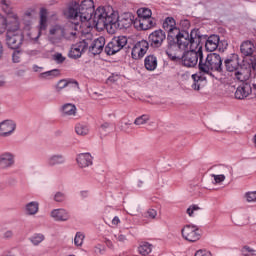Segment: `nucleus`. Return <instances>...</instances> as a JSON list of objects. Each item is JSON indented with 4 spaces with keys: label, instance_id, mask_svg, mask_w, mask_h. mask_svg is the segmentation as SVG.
<instances>
[{
    "label": "nucleus",
    "instance_id": "obj_34",
    "mask_svg": "<svg viewBox=\"0 0 256 256\" xmlns=\"http://www.w3.org/2000/svg\"><path fill=\"white\" fill-rule=\"evenodd\" d=\"M59 75H61V71L59 69H53L41 73L40 79H55V77H59Z\"/></svg>",
    "mask_w": 256,
    "mask_h": 256
},
{
    "label": "nucleus",
    "instance_id": "obj_7",
    "mask_svg": "<svg viewBox=\"0 0 256 256\" xmlns=\"http://www.w3.org/2000/svg\"><path fill=\"white\" fill-rule=\"evenodd\" d=\"M127 45V38L125 36H115L112 40L105 46L104 51L106 55H115L119 53L123 47Z\"/></svg>",
    "mask_w": 256,
    "mask_h": 256
},
{
    "label": "nucleus",
    "instance_id": "obj_38",
    "mask_svg": "<svg viewBox=\"0 0 256 256\" xmlns=\"http://www.w3.org/2000/svg\"><path fill=\"white\" fill-rule=\"evenodd\" d=\"M30 241L35 246L40 245V243H43V241H45V235H43V234H34L30 238Z\"/></svg>",
    "mask_w": 256,
    "mask_h": 256
},
{
    "label": "nucleus",
    "instance_id": "obj_13",
    "mask_svg": "<svg viewBox=\"0 0 256 256\" xmlns=\"http://www.w3.org/2000/svg\"><path fill=\"white\" fill-rule=\"evenodd\" d=\"M103 49H105V37L100 36L96 39H93L92 34V40L88 46L89 52L92 53V55H101Z\"/></svg>",
    "mask_w": 256,
    "mask_h": 256
},
{
    "label": "nucleus",
    "instance_id": "obj_47",
    "mask_svg": "<svg viewBox=\"0 0 256 256\" xmlns=\"http://www.w3.org/2000/svg\"><path fill=\"white\" fill-rule=\"evenodd\" d=\"M245 198L248 203H255L256 202V191L247 192L245 194Z\"/></svg>",
    "mask_w": 256,
    "mask_h": 256
},
{
    "label": "nucleus",
    "instance_id": "obj_23",
    "mask_svg": "<svg viewBox=\"0 0 256 256\" xmlns=\"http://www.w3.org/2000/svg\"><path fill=\"white\" fill-rule=\"evenodd\" d=\"M63 117H75L77 115V106L72 103H66L61 107Z\"/></svg>",
    "mask_w": 256,
    "mask_h": 256
},
{
    "label": "nucleus",
    "instance_id": "obj_31",
    "mask_svg": "<svg viewBox=\"0 0 256 256\" xmlns=\"http://www.w3.org/2000/svg\"><path fill=\"white\" fill-rule=\"evenodd\" d=\"M0 8L3 11V13H5L7 15V17L9 15L15 14L13 12V6L11 5V0H1L0 1Z\"/></svg>",
    "mask_w": 256,
    "mask_h": 256
},
{
    "label": "nucleus",
    "instance_id": "obj_30",
    "mask_svg": "<svg viewBox=\"0 0 256 256\" xmlns=\"http://www.w3.org/2000/svg\"><path fill=\"white\" fill-rule=\"evenodd\" d=\"M192 79L194 81L192 84V89H194V91H199V89H201V84H199V81L205 80V74L199 71L198 73L192 75Z\"/></svg>",
    "mask_w": 256,
    "mask_h": 256
},
{
    "label": "nucleus",
    "instance_id": "obj_21",
    "mask_svg": "<svg viewBox=\"0 0 256 256\" xmlns=\"http://www.w3.org/2000/svg\"><path fill=\"white\" fill-rule=\"evenodd\" d=\"M7 20V31H21L19 29V17L17 14H10L6 17Z\"/></svg>",
    "mask_w": 256,
    "mask_h": 256
},
{
    "label": "nucleus",
    "instance_id": "obj_19",
    "mask_svg": "<svg viewBox=\"0 0 256 256\" xmlns=\"http://www.w3.org/2000/svg\"><path fill=\"white\" fill-rule=\"evenodd\" d=\"M50 216L54 221H69L71 215L63 208L54 209L51 211Z\"/></svg>",
    "mask_w": 256,
    "mask_h": 256
},
{
    "label": "nucleus",
    "instance_id": "obj_39",
    "mask_svg": "<svg viewBox=\"0 0 256 256\" xmlns=\"http://www.w3.org/2000/svg\"><path fill=\"white\" fill-rule=\"evenodd\" d=\"M65 199H67V195L65 194V192H61V191L56 192L53 197V200L56 203H63Z\"/></svg>",
    "mask_w": 256,
    "mask_h": 256
},
{
    "label": "nucleus",
    "instance_id": "obj_51",
    "mask_svg": "<svg viewBox=\"0 0 256 256\" xmlns=\"http://www.w3.org/2000/svg\"><path fill=\"white\" fill-rule=\"evenodd\" d=\"M223 173H226V175H230L232 177L233 175V168L229 166H222Z\"/></svg>",
    "mask_w": 256,
    "mask_h": 256
},
{
    "label": "nucleus",
    "instance_id": "obj_42",
    "mask_svg": "<svg viewBox=\"0 0 256 256\" xmlns=\"http://www.w3.org/2000/svg\"><path fill=\"white\" fill-rule=\"evenodd\" d=\"M22 57H23V51L22 50H15L12 54L13 63H21Z\"/></svg>",
    "mask_w": 256,
    "mask_h": 256
},
{
    "label": "nucleus",
    "instance_id": "obj_43",
    "mask_svg": "<svg viewBox=\"0 0 256 256\" xmlns=\"http://www.w3.org/2000/svg\"><path fill=\"white\" fill-rule=\"evenodd\" d=\"M197 211H201V208L197 204H193L187 208L186 213L189 217H194Z\"/></svg>",
    "mask_w": 256,
    "mask_h": 256
},
{
    "label": "nucleus",
    "instance_id": "obj_52",
    "mask_svg": "<svg viewBox=\"0 0 256 256\" xmlns=\"http://www.w3.org/2000/svg\"><path fill=\"white\" fill-rule=\"evenodd\" d=\"M194 256H211V252L206 250H198Z\"/></svg>",
    "mask_w": 256,
    "mask_h": 256
},
{
    "label": "nucleus",
    "instance_id": "obj_9",
    "mask_svg": "<svg viewBox=\"0 0 256 256\" xmlns=\"http://www.w3.org/2000/svg\"><path fill=\"white\" fill-rule=\"evenodd\" d=\"M165 39H167L165 31L158 29L148 36V43L153 49H159V47H162L163 43H165Z\"/></svg>",
    "mask_w": 256,
    "mask_h": 256
},
{
    "label": "nucleus",
    "instance_id": "obj_36",
    "mask_svg": "<svg viewBox=\"0 0 256 256\" xmlns=\"http://www.w3.org/2000/svg\"><path fill=\"white\" fill-rule=\"evenodd\" d=\"M77 135H89V125L87 124H77L75 127Z\"/></svg>",
    "mask_w": 256,
    "mask_h": 256
},
{
    "label": "nucleus",
    "instance_id": "obj_45",
    "mask_svg": "<svg viewBox=\"0 0 256 256\" xmlns=\"http://www.w3.org/2000/svg\"><path fill=\"white\" fill-rule=\"evenodd\" d=\"M7 31V17L0 14V34Z\"/></svg>",
    "mask_w": 256,
    "mask_h": 256
},
{
    "label": "nucleus",
    "instance_id": "obj_55",
    "mask_svg": "<svg viewBox=\"0 0 256 256\" xmlns=\"http://www.w3.org/2000/svg\"><path fill=\"white\" fill-rule=\"evenodd\" d=\"M57 31H59V25H56L50 29V35H57Z\"/></svg>",
    "mask_w": 256,
    "mask_h": 256
},
{
    "label": "nucleus",
    "instance_id": "obj_15",
    "mask_svg": "<svg viewBox=\"0 0 256 256\" xmlns=\"http://www.w3.org/2000/svg\"><path fill=\"white\" fill-rule=\"evenodd\" d=\"M15 165V154L3 152L0 154V169H11Z\"/></svg>",
    "mask_w": 256,
    "mask_h": 256
},
{
    "label": "nucleus",
    "instance_id": "obj_57",
    "mask_svg": "<svg viewBox=\"0 0 256 256\" xmlns=\"http://www.w3.org/2000/svg\"><path fill=\"white\" fill-rule=\"evenodd\" d=\"M41 69H43V67H39V66H37V65H34V66H33V71H34L35 73H38V71H41Z\"/></svg>",
    "mask_w": 256,
    "mask_h": 256
},
{
    "label": "nucleus",
    "instance_id": "obj_62",
    "mask_svg": "<svg viewBox=\"0 0 256 256\" xmlns=\"http://www.w3.org/2000/svg\"><path fill=\"white\" fill-rule=\"evenodd\" d=\"M124 125H125V127H129V125H131V123L130 122H125Z\"/></svg>",
    "mask_w": 256,
    "mask_h": 256
},
{
    "label": "nucleus",
    "instance_id": "obj_63",
    "mask_svg": "<svg viewBox=\"0 0 256 256\" xmlns=\"http://www.w3.org/2000/svg\"><path fill=\"white\" fill-rule=\"evenodd\" d=\"M172 59H173V61H175V59H177V56H172Z\"/></svg>",
    "mask_w": 256,
    "mask_h": 256
},
{
    "label": "nucleus",
    "instance_id": "obj_14",
    "mask_svg": "<svg viewBox=\"0 0 256 256\" xmlns=\"http://www.w3.org/2000/svg\"><path fill=\"white\" fill-rule=\"evenodd\" d=\"M17 129V124L13 120H5L0 123V137H9Z\"/></svg>",
    "mask_w": 256,
    "mask_h": 256
},
{
    "label": "nucleus",
    "instance_id": "obj_44",
    "mask_svg": "<svg viewBox=\"0 0 256 256\" xmlns=\"http://www.w3.org/2000/svg\"><path fill=\"white\" fill-rule=\"evenodd\" d=\"M111 131H113L111 123L105 122L100 126V133H111Z\"/></svg>",
    "mask_w": 256,
    "mask_h": 256
},
{
    "label": "nucleus",
    "instance_id": "obj_3",
    "mask_svg": "<svg viewBox=\"0 0 256 256\" xmlns=\"http://www.w3.org/2000/svg\"><path fill=\"white\" fill-rule=\"evenodd\" d=\"M119 25L123 29H129L133 25V16L131 13H125L121 17L113 10L109 11L104 7H98L94 16V26L97 31L109 29L113 25Z\"/></svg>",
    "mask_w": 256,
    "mask_h": 256
},
{
    "label": "nucleus",
    "instance_id": "obj_32",
    "mask_svg": "<svg viewBox=\"0 0 256 256\" xmlns=\"http://www.w3.org/2000/svg\"><path fill=\"white\" fill-rule=\"evenodd\" d=\"M47 29V9L41 8L40 10V22H39V33Z\"/></svg>",
    "mask_w": 256,
    "mask_h": 256
},
{
    "label": "nucleus",
    "instance_id": "obj_49",
    "mask_svg": "<svg viewBox=\"0 0 256 256\" xmlns=\"http://www.w3.org/2000/svg\"><path fill=\"white\" fill-rule=\"evenodd\" d=\"M146 217H148V219H155V217H157V210L148 209L146 212Z\"/></svg>",
    "mask_w": 256,
    "mask_h": 256
},
{
    "label": "nucleus",
    "instance_id": "obj_56",
    "mask_svg": "<svg viewBox=\"0 0 256 256\" xmlns=\"http://www.w3.org/2000/svg\"><path fill=\"white\" fill-rule=\"evenodd\" d=\"M121 223V220H119V217L115 216L112 220V225H119Z\"/></svg>",
    "mask_w": 256,
    "mask_h": 256
},
{
    "label": "nucleus",
    "instance_id": "obj_29",
    "mask_svg": "<svg viewBox=\"0 0 256 256\" xmlns=\"http://www.w3.org/2000/svg\"><path fill=\"white\" fill-rule=\"evenodd\" d=\"M162 27L168 32V35H171V32L174 29H178L177 26H175V19L173 17H167L163 22Z\"/></svg>",
    "mask_w": 256,
    "mask_h": 256
},
{
    "label": "nucleus",
    "instance_id": "obj_35",
    "mask_svg": "<svg viewBox=\"0 0 256 256\" xmlns=\"http://www.w3.org/2000/svg\"><path fill=\"white\" fill-rule=\"evenodd\" d=\"M137 15H138L137 19H150L153 13L149 8H140L137 10Z\"/></svg>",
    "mask_w": 256,
    "mask_h": 256
},
{
    "label": "nucleus",
    "instance_id": "obj_22",
    "mask_svg": "<svg viewBox=\"0 0 256 256\" xmlns=\"http://www.w3.org/2000/svg\"><path fill=\"white\" fill-rule=\"evenodd\" d=\"M219 41L220 38L217 35H211L210 37H208L205 43L206 51H209L210 53L216 51L217 47H219Z\"/></svg>",
    "mask_w": 256,
    "mask_h": 256
},
{
    "label": "nucleus",
    "instance_id": "obj_48",
    "mask_svg": "<svg viewBox=\"0 0 256 256\" xmlns=\"http://www.w3.org/2000/svg\"><path fill=\"white\" fill-rule=\"evenodd\" d=\"M53 59L56 63H58V65H61V63L65 61V56H63L61 53H56L53 55Z\"/></svg>",
    "mask_w": 256,
    "mask_h": 256
},
{
    "label": "nucleus",
    "instance_id": "obj_2",
    "mask_svg": "<svg viewBox=\"0 0 256 256\" xmlns=\"http://www.w3.org/2000/svg\"><path fill=\"white\" fill-rule=\"evenodd\" d=\"M95 3L93 0H83L81 4L72 2L64 15L71 19L74 25H85L91 31L95 27Z\"/></svg>",
    "mask_w": 256,
    "mask_h": 256
},
{
    "label": "nucleus",
    "instance_id": "obj_59",
    "mask_svg": "<svg viewBox=\"0 0 256 256\" xmlns=\"http://www.w3.org/2000/svg\"><path fill=\"white\" fill-rule=\"evenodd\" d=\"M120 129H121V131H124V133H127V129H129V127H128V126H125V124H122V125L120 126Z\"/></svg>",
    "mask_w": 256,
    "mask_h": 256
},
{
    "label": "nucleus",
    "instance_id": "obj_6",
    "mask_svg": "<svg viewBox=\"0 0 256 256\" xmlns=\"http://www.w3.org/2000/svg\"><path fill=\"white\" fill-rule=\"evenodd\" d=\"M92 39L93 34L91 33V30H86V39L73 45L69 51L68 57H70V59H79L84 51L89 50V44Z\"/></svg>",
    "mask_w": 256,
    "mask_h": 256
},
{
    "label": "nucleus",
    "instance_id": "obj_46",
    "mask_svg": "<svg viewBox=\"0 0 256 256\" xmlns=\"http://www.w3.org/2000/svg\"><path fill=\"white\" fill-rule=\"evenodd\" d=\"M69 85V82L65 79L60 80L57 84H56V91L59 93L60 91H63V89H65V87H67Z\"/></svg>",
    "mask_w": 256,
    "mask_h": 256
},
{
    "label": "nucleus",
    "instance_id": "obj_28",
    "mask_svg": "<svg viewBox=\"0 0 256 256\" xmlns=\"http://www.w3.org/2000/svg\"><path fill=\"white\" fill-rule=\"evenodd\" d=\"M26 215H37L39 213V202L32 201L25 206Z\"/></svg>",
    "mask_w": 256,
    "mask_h": 256
},
{
    "label": "nucleus",
    "instance_id": "obj_40",
    "mask_svg": "<svg viewBox=\"0 0 256 256\" xmlns=\"http://www.w3.org/2000/svg\"><path fill=\"white\" fill-rule=\"evenodd\" d=\"M85 240V234L81 232H77L74 238V244L76 247H81L83 245V241Z\"/></svg>",
    "mask_w": 256,
    "mask_h": 256
},
{
    "label": "nucleus",
    "instance_id": "obj_37",
    "mask_svg": "<svg viewBox=\"0 0 256 256\" xmlns=\"http://www.w3.org/2000/svg\"><path fill=\"white\" fill-rule=\"evenodd\" d=\"M151 117L147 114H143L134 120V125H147Z\"/></svg>",
    "mask_w": 256,
    "mask_h": 256
},
{
    "label": "nucleus",
    "instance_id": "obj_50",
    "mask_svg": "<svg viewBox=\"0 0 256 256\" xmlns=\"http://www.w3.org/2000/svg\"><path fill=\"white\" fill-rule=\"evenodd\" d=\"M212 177L214 178L215 183H223V181H225L224 174H220V175L212 174Z\"/></svg>",
    "mask_w": 256,
    "mask_h": 256
},
{
    "label": "nucleus",
    "instance_id": "obj_58",
    "mask_svg": "<svg viewBox=\"0 0 256 256\" xmlns=\"http://www.w3.org/2000/svg\"><path fill=\"white\" fill-rule=\"evenodd\" d=\"M105 243L107 247H109L110 249H113V242H111V240H106Z\"/></svg>",
    "mask_w": 256,
    "mask_h": 256
},
{
    "label": "nucleus",
    "instance_id": "obj_54",
    "mask_svg": "<svg viewBox=\"0 0 256 256\" xmlns=\"http://www.w3.org/2000/svg\"><path fill=\"white\" fill-rule=\"evenodd\" d=\"M115 237L120 241V243H125V241H127V237L125 235L120 234L118 237L115 235Z\"/></svg>",
    "mask_w": 256,
    "mask_h": 256
},
{
    "label": "nucleus",
    "instance_id": "obj_25",
    "mask_svg": "<svg viewBox=\"0 0 256 256\" xmlns=\"http://www.w3.org/2000/svg\"><path fill=\"white\" fill-rule=\"evenodd\" d=\"M48 167H55L56 165H63L65 163V156L63 154H54L48 157L46 161Z\"/></svg>",
    "mask_w": 256,
    "mask_h": 256
},
{
    "label": "nucleus",
    "instance_id": "obj_27",
    "mask_svg": "<svg viewBox=\"0 0 256 256\" xmlns=\"http://www.w3.org/2000/svg\"><path fill=\"white\" fill-rule=\"evenodd\" d=\"M144 65L147 71H155L157 69V57L149 55L144 60Z\"/></svg>",
    "mask_w": 256,
    "mask_h": 256
},
{
    "label": "nucleus",
    "instance_id": "obj_53",
    "mask_svg": "<svg viewBox=\"0 0 256 256\" xmlns=\"http://www.w3.org/2000/svg\"><path fill=\"white\" fill-rule=\"evenodd\" d=\"M4 239H11V237H13V231L11 230H7L4 234H3Z\"/></svg>",
    "mask_w": 256,
    "mask_h": 256
},
{
    "label": "nucleus",
    "instance_id": "obj_12",
    "mask_svg": "<svg viewBox=\"0 0 256 256\" xmlns=\"http://www.w3.org/2000/svg\"><path fill=\"white\" fill-rule=\"evenodd\" d=\"M253 91L256 92V84H253V87H252L251 83H249V82L243 83L241 86H239L236 89L235 99L243 100V99L249 97V95H251V93H253Z\"/></svg>",
    "mask_w": 256,
    "mask_h": 256
},
{
    "label": "nucleus",
    "instance_id": "obj_11",
    "mask_svg": "<svg viewBox=\"0 0 256 256\" xmlns=\"http://www.w3.org/2000/svg\"><path fill=\"white\" fill-rule=\"evenodd\" d=\"M147 51H149V42L147 40L137 42L132 48V59H143Z\"/></svg>",
    "mask_w": 256,
    "mask_h": 256
},
{
    "label": "nucleus",
    "instance_id": "obj_18",
    "mask_svg": "<svg viewBox=\"0 0 256 256\" xmlns=\"http://www.w3.org/2000/svg\"><path fill=\"white\" fill-rule=\"evenodd\" d=\"M232 77L236 81H240V83H245V81H249V77H251V70L240 66L239 69L234 72Z\"/></svg>",
    "mask_w": 256,
    "mask_h": 256
},
{
    "label": "nucleus",
    "instance_id": "obj_16",
    "mask_svg": "<svg viewBox=\"0 0 256 256\" xmlns=\"http://www.w3.org/2000/svg\"><path fill=\"white\" fill-rule=\"evenodd\" d=\"M134 25L141 31H147L152 27H155V20L153 18H136L134 20Z\"/></svg>",
    "mask_w": 256,
    "mask_h": 256
},
{
    "label": "nucleus",
    "instance_id": "obj_20",
    "mask_svg": "<svg viewBox=\"0 0 256 256\" xmlns=\"http://www.w3.org/2000/svg\"><path fill=\"white\" fill-rule=\"evenodd\" d=\"M76 161L82 169L93 165V156L90 153H81L77 156Z\"/></svg>",
    "mask_w": 256,
    "mask_h": 256
},
{
    "label": "nucleus",
    "instance_id": "obj_8",
    "mask_svg": "<svg viewBox=\"0 0 256 256\" xmlns=\"http://www.w3.org/2000/svg\"><path fill=\"white\" fill-rule=\"evenodd\" d=\"M23 32L22 31H7L6 45L9 49H19L23 45Z\"/></svg>",
    "mask_w": 256,
    "mask_h": 256
},
{
    "label": "nucleus",
    "instance_id": "obj_1",
    "mask_svg": "<svg viewBox=\"0 0 256 256\" xmlns=\"http://www.w3.org/2000/svg\"><path fill=\"white\" fill-rule=\"evenodd\" d=\"M201 45V32L199 29H193L190 34L185 30L179 28H174L171 31L170 35H167V46H166V55L171 57L173 51L181 50L185 51L186 49H196Z\"/></svg>",
    "mask_w": 256,
    "mask_h": 256
},
{
    "label": "nucleus",
    "instance_id": "obj_4",
    "mask_svg": "<svg viewBox=\"0 0 256 256\" xmlns=\"http://www.w3.org/2000/svg\"><path fill=\"white\" fill-rule=\"evenodd\" d=\"M198 69L203 75L213 76V71L216 73H223V60L221 55L217 53H210L206 58L202 57V60L198 62Z\"/></svg>",
    "mask_w": 256,
    "mask_h": 256
},
{
    "label": "nucleus",
    "instance_id": "obj_24",
    "mask_svg": "<svg viewBox=\"0 0 256 256\" xmlns=\"http://www.w3.org/2000/svg\"><path fill=\"white\" fill-rule=\"evenodd\" d=\"M240 51L244 57H251L255 51V45L251 41H245L241 44Z\"/></svg>",
    "mask_w": 256,
    "mask_h": 256
},
{
    "label": "nucleus",
    "instance_id": "obj_17",
    "mask_svg": "<svg viewBox=\"0 0 256 256\" xmlns=\"http://www.w3.org/2000/svg\"><path fill=\"white\" fill-rule=\"evenodd\" d=\"M226 71L229 73H235L237 69L241 67L239 64V55L232 54L229 58L224 61Z\"/></svg>",
    "mask_w": 256,
    "mask_h": 256
},
{
    "label": "nucleus",
    "instance_id": "obj_33",
    "mask_svg": "<svg viewBox=\"0 0 256 256\" xmlns=\"http://www.w3.org/2000/svg\"><path fill=\"white\" fill-rule=\"evenodd\" d=\"M153 251V245L149 242H142L138 247V253L143 256L149 255Z\"/></svg>",
    "mask_w": 256,
    "mask_h": 256
},
{
    "label": "nucleus",
    "instance_id": "obj_41",
    "mask_svg": "<svg viewBox=\"0 0 256 256\" xmlns=\"http://www.w3.org/2000/svg\"><path fill=\"white\" fill-rule=\"evenodd\" d=\"M241 253L243 256H256V250L249 246H244L241 249Z\"/></svg>",
    "mask_w": 256,
    "mask_h": 256
},
{
    "label": "nucleus",
    "instance_id": "obj_5",
    "mask_svg": "<svg viewBox=\"0 0 256 256\" xmlns=\"http://www.w3.org/2000/svg\"><path fill=\"white\" fill-rule=\"evenodd\" d=\"M184 67H196L203 60V46L199 44L196 48L185 51L181 57Z\"/></svg>",
    "mask_w": 256,
    "mask_h": 256
},
{
    "label": "nucleus",
    "instance_id": "obj_60",
    "mask_svg": "<svg viewBox=\"0 0 256 256\" xmlns=\"http://www.w3.org/2000/svg\"><path fill=\"white\" fill-rule=\"evenodd\" d=\"M81 197H89V191L80 192Z\"/></svg>",
    "mask_w": 256,
    "mask_h": 256
},
{
    "label": "nucleus",
    "instance_id": "obj_61",
    "mask_svg": "<svg viewBox=\"0 0 256 256\" xmlns=\"http://www.w3.org/2000/svg\"><path fill=\"white\" fill-rule=\"evenodd\" d=\"M72 83H73L77 88H79V82H77V80H73Z\"/></svg>",
    "mask_w": 256,
    "mask_h": 256
},
{
    "label": "nucleus",
    "instance_id": "obj_26",
    "mask_svg": "<svg viewBox=\"0 0 256 256\" xmlns=\"http://www.w3.org/2000/svg\"><path fill=\"white\" fill-rule=\"evenodd\" d=\"M77 35V32H74L71 30V27L63 28L61 26H58V31L56 33V37H63L64 39H71V37H75Z\"/></svg>",
    "mask_w": 256,
    "mask_h": 256
},
{
    "label": "nucleus",
    "instance_id": "obj_10",
    "mask_svg": "<svg viewBox=\"0 0 256 256\" xmlns=\"http://www.w3.org/2000/svg\"><path fill=\"white\" fill-rule=\"evenodd\" d=\"M182 237L190 243H195L201 239L199 227L196 225L188 224L182 229Z\"/></svg>",
    "mask_w": 256,
    "mask_h": 256
}]
</instances>
